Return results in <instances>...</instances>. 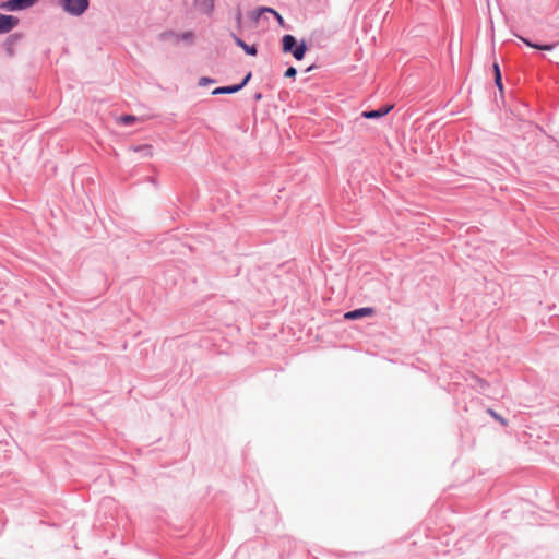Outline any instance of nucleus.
Returning <instances> with one entry per match:
<instances>
[{"mask_svg":"<svg viewBox=\"0 0 559 559\" xmlns=\"http://www.w3.org/2000/svg\"><path fill=\"white\" fill-rule=\"evenodd\" d=\"M252 78V72L249 71L247 72L243 78L241 79V81L239 83H236V85H238V90L241 91L245 86H247V84L250 82Z\"/></svg>","mask_w":559,"mask_h":559,"instance_id":"19","label":"nucleus"},{"mask_svg":"<svg viewBox=\"0 0 559 559\" xmlns=\"http://www.w3.org/2000/svg\"><path fill=\"white\" fill-rule=\"evenodd\" d=\"M282 51L284 53H290L297 61L305 58L309 50V45L305 38L298 40L292 34H285L281 38Z\"/></svg>","mask_w":559,"mask_h":559,"instance_id":"1","label":"nucleus"},{"mask_svg":"<svg viewBox=\"0 0 559 559\" xmlns=\"http://www.w3.org/2000/svg\"><path fill=\"white\" fill-rule=\"evenodd\" d=\"M59 7L71 16L83 15L90 7L88 0H57Z\"/></svg>","mask_w":559,"mask_h":559,"instance_id":"2","label":"nucleus"},{"mask_svg":"<svg viewBox=\"0 0 559 559\" xmlns=\"http://www.w3.org/2000/svg\"><path fill=\"white\" fill-rule=\"evenodd\" d=\"M491 417L495 418L498 423H500L502 426H507L508 423L498 414L491 411Z\"/></svg>","mask_w":559,"mask_h":559,"instance_id":"22","label":"nucleus"},{"mask_svg":"<svg viewBox=\"0 0 559 559\" xmlns=\"http://www.w3.org/2000/svg\"><path fill=\"white\" fill-rule=\"evenodd\" d=\"M40 0H3L0 10L5 12H20L33 8Z\"/></svg>","mask_w":559,"mask_h":559,"instance_id":"3","label":"nucleus"},{"mask_svg":"<svg viewBox=\"0 0 559 559\" xmlns=\"http://www.w3.org/2000/svg\"><path fill=\"white\" fill-rule=\"evenodd\" d=\"M230 37L233 38L235 45L241 48L246 55L250 57H255L258 55V46L255 44L248 45L240 36L230 32Z\"/></svg>","mask_w":559,"mask_h":559,"instance_id":"8","label":"nucleus"},{"mask_svg":"<svg viewBox=\"0 0 559 559\" xmlns=\"http://www.w3.org/2000/svg\"><path fill=\"white\" fill-rule=\"evenodd\" d=\"M160 41L177 40V33L174 31H164L158 35Z\"/></svg>","mask_w":559,"mask_h":559,"instance_id":"17","label":"nucleus"},{"mask_svg":"<svg viewBox=\"0 0 559 559\" xmlns=\"http://www.w3.org/2000/svg\"><path fill=\"white\" fill-rule=\"evenodd\" d=\"M239 90H238V85L236 84H230V85H224V86H218V87H215L211 94L213 96H217V95H223V94H235V93H238Z\"/></svg>","mask_w":559,"mask_h":559,"instance_id":"12","label":"nucleus"},{"mask_svg":"<svg viewBox=\"0 0 559 559\" xmlns=\"http://www.w3.org/2000/svg\"><path fill=\"white\" fill-rule=\"evenodd\" d=\"M486 5L489 9V0H486Z\"/></svg>","mask_w":559,"mask_h":559,"instance_id":"28","label":"nucleus"},{"mask_svg":"<svg viewBox=\"0 0 559 559\" xmlns=\"http://www.w3.org/2000/svg\"><path fill=\"white\" fill-rule=\"evenodd\" d=\"M132 150L136 153H140L143 157H152L153 156V146L151 144H139L132 146Z\"/></svg>","mask_w":559,"mask_h":559,"instance_id":"14","label":"nucleus"},{"mask_svg":"<svg viewBox=\"0 0 559 559\" xmlns=\"http://www.w3.org/2000/svg\"><path fill=\"white\" fill-rule=\"evenodd\" d=\"M262 97H263V94H262L261 92H257V93H254V95H253V99H254L255 102L261 100V99H262Z\"/></svg>","mask_w":559,"mask_h":559,"instance_id":"25","label":"nucleus"},{"mask_svg":"<svg viewBox=\"0 0 559 559\" xmlns=\"http://www.w3.org/2000/svg\"><path fill=\"white\" fill-rule=\"evenodd\" d=\"M194 38H195V35L192 31H186V32H182V33H177V40L176 43H179V41H185L189 45L193 44L194 41Z\"/></svg>","mask_w":559,"mask_h":559,"instance_id":"15","label":"nucleus"},{"mask_svg":"<svg viewBox=\"0 0 559 559\" xmlns=\"http://www.w3.org/2000/svg\"><path fill=\"white\" fill-rule=\"evenodd\" d=\"M491 70L493 72L495 85L498 87L500 95L503 98L504 87H503V83H502V73H501L499 64L497 62H493L491 64Z\"/></svg>","mask_w":559,"mask_h":559,"instance_id":"11","label":"nucleus"},{"mask_svg":"<svg viewBox=\"0 0 559 559\" xmlns=\"http://www.w3.org/2000/svg\"><path fill=\"white\" fill-rule=\"evenodd\" d=\"M147 181L150 183H152L155 188L158 187V181H157L156 177L151 176V177L147 178Z\"/></svg>","mask_w":559,"mask_h":559,"instance_id":"24","label":"nucleus"},{"mask_svg":"<svg viewBox=\"0 0 559 559\" xmlns=\"http://www.w3.org/2000/svg\"><path fill=\"white\" fill-rule=\"evenodd\" d=\"M216 83V80L211 76H201L198 81V85L201 87H206Z\"/></svg>","mask_w":559,"mask_h":559,"instance_id":"18","label":"nucleus"},{"mask_svg":"<svg viewBox=\"0 0 559 559\" xmlns=\"http://www.w3.org/2000/svg\"><path fill=\"white\" fill-rule=\"evenodd\" d=\"M136 120L138 118L134 115L130 114H124L119 117V122L126 127L133 126Z\"/></svg>","mask_w":559,"mask_h":559,"instance_id":"16","label":"nucleus"},{"mask_svg":"<svg viewBox=\"0 0 559 559\" xmlns=\"http://www.w3.org/2000/svg\"><path fill=\"white\" fill-rule=\"evenodd\" d=\"M19 23L20 19L17 16L0 13V35L11 34Z\"/></svg>","mask_w":559,"mask_h":559,"instance_id":"5","label":"nucleus"},{"mask_svg":"<svg viewBox=\"0 0 559 559\" xmlns=\"http://www.w3.org/2000/svg\"><path fill=\"white\" fill-rule=\"evenodd\" d=\"M316 68H317V66L313 63V64L309 66L305 71L306 72H310V71H312Z\"/></svg>","mask_w":559,"mask_h":559,"instance_id":"26","label":"nucleus"},{"mask_svg":"<svg viewBox=\"0 0 559 559\" xmlns=\"http://www.w3.org/2000/svg\"><path fill=\"white\" fill-rule=\"evenodd\" d=\"M486 33L489 32V25L485 26Z\"/></svg>","mask_w":559,"mask_h":559,"instance_id":"27","label":"nucleus"},{"mask_svg":"<svg viewBox=\"0 0 559 559\" xmlns=\"http://www.w3.org/2000/svg\"><path fill=\"white\" fill-rule=\"evenodd\" d=\"M262 13L274 14V19L278 22V24H284V17L282 16V14L271 7H258L257 9L251 11L250 17L252 21L258 22Z\"/></svg>","mask_w":559,"mask_h":559,"instance_id":"7","label":"nucleus"},{"mask_svg":"<svg viewBox=\"0 0 559 559\" xmlns=\"http://www.w3.org/2000/svg\"><path fill=\"white\" fill-rule=\"evenodd\" d=\"M478 185H479V188H478V189L481 191V193L487 192V190H488V183H487V181H486V180H480Z\"/></svg>","mask_w":559,"mask_h":559,"instance_id":"23","label":"nucleus"},{"mask_svg":"<svg viewBox=\"0 0 559 559\" xmlns=\"http://www.w3.org/2000/svg\"><path fill=\"white\" fill-rule=\"evenodd\" d=\"M374 313H376L374 308L365 307V308H359V309H355V310L346 312L344 314V319L357 320V319H361L365 317H372V316H374Z\"/></svg>","mask_w":559,"mask_h":559,"instance_id":"9","label":"nucleus"},{"mask_svg":"<svg viewBox=\"0 0 559 559\" xmlns=\"http://www.w3.org/2000/svg\"><path fill=\"white\" fill-rule=\"evenodd\" d=\"M194 7L202 14L211 15L214 11V0H193Z\"/></svg>","mask_w":559,"mask_h":559,"instance_id":"10","label":"nucleus"},{"mask_svg":"<svg viewBox=\"0 0 559 559\" xmlns=\"http://www.w3.org/2000/svg\"><path fill=\"white\" fill-rule=\"evenodd\" d=\"M297 75V69L293 66H289L284 72V78L295 80Z\"/></svg>","mask_w":559,"mask_h":559,"instance_id":"20","label":"nucleus"},{"mask_svg":"<svg viewBox=\"0 0 559 559\" xmlns=\"http://www.w3.org/2000/svg\"><path fill=\"white\" fill-rule=\"evenodd\" d=\"M526 46L528 47H532V48H535L537 50H546V51H551L556 44H537V43H533L532 40H530L528 38H524V37H519Z\"/></svg>","mask_w":559,"mask_h":559,"instance_id":"13","label":"nucleus"},{"mask_svg":"<svg viewBox=\"0 0 559 559\" xmlns=\"http://www.w3.org/2000/svg\"><path fill=\"white\" fill-rule=\"evenodd\" d=\"M235 21H236L238 27L241 28L242 13L239 8H237V10H236Z\"/></svg>","mask_w":559,"mask_h":559,"instance_id":"21","label":"nucleus"},{"mask_svg":"<svg viewBox=\"0 0 559 559\" xmlns=\"http://www.w3.org/2000/svg\"><path fill=\"white\" fill-rule=\"evenodd\" d=\"M23 38L24 34L20 32L11 33L8 35V37L3 41V49L8 57L12 58L15 56L14 46Z\"/></svg>","mask_w":559,"mask_h":559,"instance_id":"6","label":"nucleus"},{"mask_svg":"<svg viewBox=\"0 0 559 559\" xmlns=\"http://www.w3.org/2000/svg\"><path fill=\"white\" fill-rule=\"evenodd\" d=\"M394 108L393 104H384L376 109H367L360 114V117L367 120H380L384 118Z\"/></svg>","mask_w":559,"mask_h":559,"instance_id":"4","label":"nucleus"}]
</instances>
